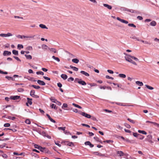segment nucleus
I'll return each instance as SVG.
<instances>
[{
  "instance_id": "43",
  "label": "nucleus",
  "mask_w": 159,
  "mask_h": 159,
  "mask_svg": "<svg viewBox=\"0 0 159 159\" xmlns=\"http://www.w3.org/2000/svg\"><path fill=\"white\" fill-rule=\"evenodd\" d=\"M124 125L127 128L129 129L131 128L130 125L126 123H125Z\"/></svg>"
},
{
  "instance_id": "7",
  "label": "nucleus",
  "mask_w": 159,
  "mask_h": 159,
  "mask_svg": "<svg viewBox=\"0 0 159 159\" xmlns=\"http://www.w3.org/2000/svg\"><path fill=\"white\" fill-rule=\"evenodd\" d=\"M116 19L120 21L123 23H124L126 24H127L128 23V21L125 20L123 19H121L119 17H117Z\"/></svg>"
},
{
  "instance_id": "44",
  "label": "nucleus",
  "mask_w": 159,
  "mask_h": 159,
  "mask_svg": "<svg viewBox=\"0 0 159 159\" xmlns=\"http://www.w3.org/2000/svg\"><path fill=\"white\" fill-rule=\"evenodd\" d=\"M50 107L52 108H54L55 109L57 108L56 107V105L53 104H51Z\"/></svg>"
},
{
  "instance_id": "62",
  "label": "nucleus",
  "mask_w": 159,
  "mask_h": 159,
  "mask_svg": "<svg viewBox=\"0 0 159 159\" xmlns=\"http://www.w3.org/2000/svg\"><path fill=\"white\" fill-rule=\"evenodd\" d=\"M34 147L35 148H37L38 149H39V147H40V146L37 145V144H34Z\"/></svg>"
},
{
  "instance_id": "3",
  "label": "nucleus",
  "mask_w": 159,
  "mask_h": 159,
  "mask_svg": "<svg viewBox=\"0 0 159 159\" xmlns=\"http://www.w3.org/2000/svg\"><path fill=\"white\" fill-rule=\"evenodd\" d=\"M79 113L82 116H85L88 118H91V116L89 114H87L85 112H82V111H79Z\"/></svg>"
},
{
  "instance_id": "1",
  "label": "nucleus",
  "mask_w": 159,
  "mask_h": 159,
  "mask_svg": "<svg viewBox=\"0 0 159 159\" xmlns=\"http://www.w3.org/2000/svg\"><path fill=\"white\" fill-rule=\"evenodd\" d=\"M75 82H77L79 84L82 85H85L86 84V83L84 81L82 80L81 79H79L78 78H76L75 80Z\"/></svg>"
},
{
  "instance_id": "29",
  "label": "nucleus",
  "mask_w": 159,
  "mask_h": 159,
  "mask_svg": "<svg viewBox=\"0 0 159 159\" xmlns=\"http://www.w3.org/2000/svg\"><path fill=\"white\" fill-rule=\"evenodd\" d=\"M25 56L26 57V58L28 59H31L32 58V57L31 55H25Z\"/></svg>"
},
{
  "instance_id": "28",
  "label": "nucleus",
  "mask_w": 159,
  "mask_h": 159,
  "mask_svg": "<svg viewBox=\"0 0 159 159\" xmlns=\"http://www.w3.org/2000/svg\"><path fill=\"white\" fill-rule=\"evenodd\" d=\"M156 22L155 21H152L150 23V25L152 26H155L156 25Z\"/></svg>"
},
{
  "instance_id": "12",
  "label": "nucleus",
  "mask_w": 159,
  "mask_h": 159,
  "mask_svg": "<svg viewBox=\"0 0 159 159\" xmlns=\"http://www.w3.org/2000/svg\"><path fill=\"white\" fill-rule=\"evenodd\" d=\"M146 123H151L152 124H153L154 125H157L158 126H159V124H158L156 122H152V121H146Z\"/></svg>"
},
{
  "instance_id": "56",
  "label": "nucleus",
  "mask_w": 159,
  "mask_h": 159,
  "mask_svg": "<svg viewBox=\"0 0 159 159\" xmlns=\"http://www.w3.org/2000/svg\"><path fill=\"white\" fill-rule=\"evenodd\" d=\"M24 90L22 88H19L17 89V91L19 92H22L24 91Z\"/></svg>"
},
{
  "instance_id": "2",
  "label": "nucleus",
  "mask_w": 159,
  "mask_h": 159,
  "mask_svg": "<svg viewBox=\"0 0 159 159\" xmlns=\"http://www.w3.org/2000/svg\"><path fill=\"white\" fill-rule=\"evenodd\" d=\"M129 55H128L127 57H125V60L126 61L132 63L134 65H136L137 64L136 63L135 61H133L130 58V57L129 56Z\"/></svg>"
},
{
  "instance_id": "46",
  "label": "nucleus",
  "mask_w": 159,
  "mask_h": 159,
  "mask_svg": "<svg viewBox=\"0 0 159 159\" xmlns=\"http://www.w3.org/2000/svg\"><path fill=\"white\" fill-rule=\"evenodd\" d=\"M128 25L129 26L133 27L134 28H136V26L133 24H129Z\"/></svg>"
},
{
  "instance_id": "6",
  "label": "nucleus",
  "mask_w": 159,
  "mask_h": 159,
  "mask_svg": "<svg viewBox=\"0 0 159 159\" xmlns=\"http://www.w3.org/2000/svg\"><path fill=\"white\" fill-rule=\"evenodd\" d=\"M12 36V34L10 33H8L7 34H0V36L2 37H8L9 36Z\"/></svg>"
},
{
  "instance_id": "32",
  "label": "nucleus",
  "mask_w": 159,
  "mask_h": 159,
  "mask_svg": "<svg viewBox=\"0 0 159 159\" xmlns=\"http://www.w3.org/2000/svg\"><path fill=\"white\" fill-rule=\"evenodd\" d=\"M12 53L16 55H18V51L15 50H12Z\"/></svg>"
},
{
  "instance_id": "14",
  "label": "nucleus",
  "mask_w": 159,
  "mask_h": 159,
  "mask_svg": "<svg viewBox=\"0 0 159 159\" xmlns=\"http://www.w3.org/2000/svg\"><path fill=\"white\" fill-rule=\"evenodd\" d=\"M65 144L69 146H74V143L71 142H66L65 143Z\"/></svg>"
},
{
  "instance_id": "23",
  "label": "nucleus",
  "mask_w": 159,
  "mask_h": 159,
  "mask_svg": "<svg viewBox=\"0 0 159 159\" xmlns=\"http://www.w3.org/2000/svg\"><path fill=\"white\" fill-rule=\"evenodd\" d=\"M42 48L44 50H47L48 48L49 49V48L47 46V45L45 44H43L42 46Z\"/></svg>"
},
{
  "instance_id": "55",
  "label": "nucleus",
  "mask_w": 159,
  "mask_h": 159,
  "mask_svg": "<svg viewBox=\"0 0 159 159\" xmlns=\"http://www.w3.org/2000/svg\"><path fill=\"white\" fill-rule=\"evenodd\" d=\"M133 135L135 137H136L138 136H141V135L140 134H137V133H134L133 134Z\"/></svg>"
},
{
  "instance_id": "19",
  "label": "nucleus",
  "mask_w": 159,
  "mask_h": 159,
  "mask_svg": "<svg viewBox=\"0 0 159 159\" xmlns=\"http://www.w3.org/2000/svg\"><path fill=\"white\" fill-rule=\"evenodd\" d=\"M6 118L12 120H14L16 119V118L15 117H12L9 116H7Z\"/></svg>"
},
{
  "instance_id": "40",
  "label": "nucleus",
  "mask_w": 159,
  "mask_h": 159,
  "mask_svg": "<svg viewBox=\"0 0 159 159\" xmlns=\"http://www.w3.org/2000/svg\"><path fill=\"white\" fill-rule=\"evenodd\" d=\"M32 86L34 87V89H39L40 88V87L39 86L33 85H32Z\"/></svg>"
},
{
  "instance_id": "48",
  "label": "nucleus",
  "mask_w": 159,
  "mask_h": 159,
  "mask_svg": "<svg viewBox=\"0 0 159 159\" xmlns=\"http://www.w3.org/2000/svg\"><path fill=\"white\" fill-rule=\"evenodd\" d=\"M88 84L90 85L91 86H97V84L95 83H88Z\"/></svg>"
},
{
  "instance_id": "49",
  "label": "nucleus",
  "mask_w": 159,
  "mask_h": 159,
  "mask_svg": "<svg viewBox=\"0 0 159 159\" xmlns=\"http://www.w3.org/2000/svg\"><path fill=\"white\" fill-rule=\"evenodd\" d=\"M23 38H34V37L35 36V35H33V36H25L24 35H23Z\"/></svg>"
},
{
  "instance_id": "59",
  "label": "nucleus",
  "mask_w": 159,
  "mask_h": 159,
  "mask_svg": "<svg viewBox=\"0 0 159 159\" xmlns=\"http://www.w3.org/2000/svg\"><path fill=\"white\" fill-rule=\"evenodd\" d=\"M106 77L107 79H111L112 80H113L114 79V78H113L112 77H110V76H109L108 75H106Z\"/></svg>"
},
{
  "instance_id": "53",
  "label": "nucleus",
  "mask_w": 159,
  "mask_h": 159,
  "mask_svg": "<svg viewBox=\"0 0 159 159\" xmlns=\"http://www.w3.org/2000/svg\"><path fill=\"white\" fill-rule=\"evenodd\" d=\"M94 139L97 141H99V142L100 143H102V142H101V141H99V138L96 137H94Z\"/></svg>"
},
{
  "instance_id": "31",
  "label": "nucleus",
  "mask_w": 159,
  "mask_h": 159,
  "mask_svg": "<svg viewBox=\"0 0 159 159\" xmlns=\"http://www.w3.org/2000/svg\"><path fill=\"white\" fill-rule=\"evenodd\" d=\"M119 76L122 78H125L126 77V75L124 74H120L119 75Z\"/></svg>"
},
{
  "instance_id": "63",
  "label": "nucleus",
  "mask_w": 159,
  "mask_h": 159,
  "mask_svg": "<svg viewBox=\"0 0 159 159\" xmlns=\"http://www.w3.org/2000/svg\"><path fill=\"white\" fill-rule=\"evenodd\" d=\"M26 49L27 50H31L32 49V48L31 46H28L27 47Z\"/></svg>"
},
{
  "instance_id": "26",
  "label": "nucleus",
  "mask_w": 159,
  "mask_h": 159,
  "mask_svg": "<svg viewBox=\"0 0 159 159\" xmlns=\"http://www.w3.org/2000/svg\"><path fill=\"white\" fill-rule=\"evenodd\" d=\"M39 27L43 29H48V28L46 26L43 24H41L39 25Z\"/></svg>"
},
{
  "instance_id": "34",
  "label": "nucleus",
  "mask_w": 159,
  "mask_h": 159,
  "mask_svg": "<svg viewBox=\"0 0 159 159\" xmlns=\"http://www.w3.org/2000/svg\"><path fill=\"white\" fill-rule=\"evenodd\" d=\"M72 104V105L73 106H74L75 107L78 108H79L80 109H81L82 108V107L81 106L75 104L74 103H73Z\"/></svg>"
},
{
  "instance_id": "10",
  "label": "nucleus",
  "mask_w": 159,
  "mask_h": 159,
  "mask_svg": "<svg viewBox=\"0 0 159 159\" xmlns=\"http://www.w3.org/2000/svg\"><path fill=\"white\" fill-rule=\"evenodd\" d=\"M11 54V52L7 51H4L3 53V55L4 56L10 55Z\"/></svg>"
},
{
  "instance_id": "24",
  "label": "nucleus",
  "mask_w": 159,
  "mask_h": 159,
  "mask_svg": "<svg viewBox=\"0 0 159 159\" xmlns=\"http://www.w3.org/2000/svg\"><path fill=\"white\" fill-rule=\"evenodd\" d=\"M49 49L50 50V51L52 52H53L54 53H56L57 52V50L56 49L53 48H49Z\"/></svg>"
},
{
  "instance_id": "58",
  "label": "nucleus",
  "mask_w": 159,
  "mask_h": 159,
  "mask_svg": "<svg viewBox=\"0 0 159 159\" xmlns=\"http://www.w3.org/2000/svg\"><path fill=\"white\" fill-rule=\"evenodd\" d=\"M10 126V125L9 123H5L4 124V126L5 127H8Z\"/></svg>"
},
{
  "instance_id": "35",
  "label": "nucleus",
  "mask_w": 159,
  "mask_h": 159,
  "mask_svg": "<svg viewBox=\"0 0 159 159\" xmlns=\"http://www.w3.org/2000/svg\"><path fill=\"white\" fill-rule=\"evenodd\" d=\"M94 153L96 155H98L100 156H104V154H102L101 153H99L98 152H94Z\"/></svg>"
},
{
  "instance_id": "8",
  "label": "nucleus",
  "mask_w": 159,
  "mask_h": 159,
  "mask_svg": "<svg viewBox=\"0 0 159 159\" xmlns=\"http://www.w3.org/2000/svg\"><path fill=\"white\" fill-rule=\"evenodd\" d=\"M0 156L2 157L5 159H7L8 157V156L6 154L3 153L2 151H0Z\"/></svg>"
},
{
  "instance_id": "37",
  "label": "nucleus",
  "mask_w": 159,
  "mask_h": 159,
  "mask_svg": "<svg viewBox=\"0 0 159 159\" xmlns=\"http://www.w3.org/2000/svg\"><path fill=\"white\" fill-rule=\"evenodd\" d=\"M145 86L148 89H150V90H152L154 89L153 88L149 86L147 84H146L145 85Z\"/></svg>"
},
{
  "instance_id": "21",
  "label": "nucleus",
  "mask_w": 159,
  "mask_h": 159,
  "mask_svg": "<svg viewBox=\"0 0 159 159\" xmlns=\"http://www.w3.org/2000/svg\"><path fill=\"white\" fill-rule=\"evenodd\" d=\"M135 83L136 84L138 85L141 86L143 85V84L142 82L138 81H136L135 82Z\"/></svg>"
},
{
  "instance_id": "5",
  "label": "nucleus",
  "mask_w": 159,
  "mask_h": 159,
  "mask_svg": "<svg viewBox=\"0 0 159 159\" xmlns=\"http://www.w3.org/2000/svg\"><path fill=\"white\" fill-rule=\"evenodd\" d=\"M35 91L34 90H32L30 91V95L33 97L38 98L39 97L38 95L35 94Z\"/></svg>"
},
{
  "instance_id": "64",
  "label": "nucleus",
  "mask_w": 159,
  "mask_h": 159,
  "mask_svg": "<svg viewBox=\"0 0 159 159\" xmlns=\"http://www.w3.org/2000/svg\"><path fill=\"white\" fill-rule=\"evenodd\" d=\"M57 85L60 88H61L62 86V84H61V83H60V82L58 83L57 84Z\"/></svg>"
},
{
  "instance_id": "42",
  "label": "nucleus",
  "mask_w": 159,
  "mask_h": 159,
  "mask_svg": "<svg viewBox=\"0 0 159 159\" xmlns=\"http://www.w3.org/2000/svg\"><path fill=\"white\" fill-rule=\"evenodd\" d=\"M115 103L117 105L121 106H125V105L123 104V103L121 102H115Z\"/></svg>"
},
{
  "instance_id": "15",
  "label": "nucleus",
  "mask_w": 159,
  "mask_h": 159,
  "mask_svg": "<svg viewBox=\"0 0 159 159\" xmlns=\"http://www.w3.org/2000/svg\"><path fill=\"white\" fill-rule=\"evenodd\" d=\"M47 116H48V118L52 122L54 123H56V121L54 120H53L52 119L51 117H50V116H49V115H48V114H47Z\"/></svg>"
},
{
  "instance_id": "33",
  "label": "nucleus",
  "mask_w": 159,
  "mask_h": 159,
  "mask_svg": "<svg viewBox=\"0 0 159 159\" xmlns=\"http://www.w3.org/2000/svg\"><path fill=\"white\" fill-rule=\"evenodd\" d=\"M50 99L52 102L54 103H56L57 100L56 99H55V98H53L51 97L50 98Z\"/></svg>"
},
{
  "instance_id": "4",
  "label": "nucleus",
  "mask_w": 159,
  "mask_h": 159,
  "mask_svg": "<svg viewBox=\"0 0 159 159\" xmlns=\"http://www.w3.org/2000/svg\"><path fill=\"white\" fill-rule=\"evenodd\" d=\"M152 136L151 134H149L147 136V138L146 139V140L148 141L149 142L151 143H153V141L152 140Z\"/></svg>"
},
{
  "instance_id": "25",
  "label": "nucleus",
  "mask_w": 159,
  "mask_h": 159,
  "mask_svg": "<svg viewBox=\"0 0 159 159\" xmlns=\"http://www.w3.org/2000/svg\"><path fill=\"white\" fill-rule=\"evenodd\" d=\"M58 129L59 130H62L64 131V133L66 134L65 131L66 127H59L58 128Z\"/></svg>"
},
{
  "instance_id": "51",
  "label": "nucleus",
  "mask_w": 159,
  "mask_h": 159,
  "mask_svg": "<svg viewBox=\"0 0 159 159\" xmlns=\"http://www.w3.org/2000/svg\"><path fill=\"white\" fill-rule=\"evenodd\" d=\"M68 105L67 104L64 103L63 104V106L62 107V108L64 109V108H66L67 107Z\"/></svg>"
},
{
  "instance_id": "22",
  "label": "nucleus",
  "mask_w": 159,
  "mask_h": 159,
  "mask_svg": "<svg viewBox=\"0 0 159 159\" xmlns=\"http://www.w3.org/2000/svg\"><path fill=\"white\" fill-rule=\"evenodd\" d=\"M80 73L84 75H85L86 76H89V73H88L85 72V71H80Z\"/></svg>"
},
{
  "instance_id": "16",
  "label": "nucleus",
  "mask_w": 159,
  "mask_h": 159,
  "mask_svg": "<svg viewBox=\"0 0 159 159\" xmlns=\"http://www.w3.org/2000/svg\"><path fill=\"white\" fill-rule=\"evenodd\" d=\"M20 96H15L11 97V98L14 100H17L19 98Z\"/></svg>"
},
{
  "instance_id": "18",
  "label": "nucleus",
  "mask_w": 159,
  "mask_h": 159,
  "mask_svg": "<svg viewBox=\"0 0 159 159\" xmlns=\"http://www.w3.org/2000/svg\"><path fill=\"white\" fill-rule=\"evenodd\" d=\"M103 5L105 7H107L109 9L111 10L112 9V7L110 5H109L108 4H103Z\"/></svg>"
},
{
  "instance_id": "39",
  "label": "nucleus",
  "mask_w": 159,
  "mask_h": 159,
  "mask_svg": "<svg viewBox=\"0 0 159 159\" xmlns=\"http://www.w3.org/2000/svg\"><path fill=\"white\" fill-rule=\"evenodd\" d=\"M129 57H130V58L134 59V60H135L136 61H138L139 60L136 57H135L134 56H132L131 55H129Z\"/></svg>"
},
{
  "instance_id": "54",
  "label": "nucleus",
  "mask_w": 159,
  "mask_h": 159,
  "mask_svg": "<svg viewBox=\"0 0 159 159\" xmlns=\"http://www.w3.org/2000/svg\"><path fill=\"white\" fill-rule=\"evenodd\" d=\"M26 123L28 124H30L31 123L29 119H27L25 120Z\"/></svg>"
},
{
  "instance_id": "36",
  "label": "nucleus",
  "mask_w": 159,
  "mask_h": 159,
  "mask_svg": "<svg viewBox=\"0 0 159 159\" xmlns=\"http://www.w3.org/2000/svg\"><path fill=\"white\" fill-rule=\"evenodd\" d=\"M103 142L104 143H112L113 142V141L111 140H107L103 141Z\"/></svg>"
},
{
  "instance_id": "13",
  "label": "nucleus",
  "mask_w": 159,
  "mask_h": 159,
  "mask_svg": "<svg viewBox=\"0 0 159 159\" xmlns=\"http://www.w3.org/2000/svg\"><path fill=\"white\" fill-rule=\"evenodd\" d=\"M117 154L120 157L123 156L124 155V153L121 151H118L117 152Z\"/></svg>"
},
{
  "instance_id": "57",
  "label": "nucleus",
  "mask_w": 159,
  "mask_h": 159,
  "mask_svg": "<svg viewBox=\"0 0 159 159\" xmlns=\"http://www.w3.org/2000/svg\"><path fill=\"white\" fill-rule=\"evenodd\" d=\"M68 81H73L74 80V79L71 77L68 78L67 80Z\"/></svg>"
},
{
  "instance_id": "50",
  "label": "nucleus",
  "mask_w": 159,
  "mask_h": 159,
  "mask_svg": "<svg viewBox=\"0 0 159 159\" xmlns=\"http://www.w3.org/2000/svg\"><path fill=\"white\" fill-rule=\"evenodd\" d=\"M17 47H18V48H19V49H20V48H23V46L22 44H19L17 45Z\"/></svg>"
},
{
  "instance_id": "11",
  "label": "nucleus",
  "mask_w": 159,
  "mask_h": 159,
  "mask_svg": "<svg viewBox=\"0 0 159 159\" xmlns=\"http://www.w3.org/2000/svg\"><path fill=\"white\" fill-rule=\"evenodd\" d=\"M37 83L41 85H45V83L44 81L40 80L37 81Z\"/></svg>"
},
{
  "instance_id": "60",
  "label": "nucleus",
  "mask_w": 159,
  "mask_h": 159,
  "mask_svg": "<svg viewBox=\"0 0 159 159\" xmlns=\"http://www.w3.org/2000/svg\"><path fill=\"white\" fill-rule=\"evenodd\" d=\"M7 73H8L7 72H4L0 70V74H7Z\"/></svg>"
},
{
  "instance_id": "52",
  "label": "nucleus",
  "mask_w": 159,
  "mask_h": 159,
  "mask_svg": "<svg viewBox=\"0 0 159 159\" xmlns=\"http://www.w3.org/2000/svg\"><path fill=\"white\" fill-rule=\"evenodd\" d=\"M45 148L44 147H42L40 146V147H39V149L41 152H43L44 150V149Z\"/></svg>"
},
{
  "instance_id": "17",
  "label": "nucleus",
  "mask_w": 159,
  "mask_h": 159,
  "mask_svg": "<svg viewBox=\"0 0 159 159\" xmlns=\"http://www.w3.org/2000/svg\"><path fill=\"white\" fill-rule=\"evenodd\" d=\"M61 78L64 80L66 79L67 78V75L65 74H61Z\"/></svg>"
},
{
  "instance_id": "27",
  "label": "nucleus",
  "mask_w": 159,
  "mask_h": 159,
  "mask_svg": "<svg viewBox=\"0 0 159 159\" xmlns=\"http://www.w3.org/2000/svg\"><path fill=\"white\" fill-rule=\"evenodd\" d=\"M72 61L75 63H77L79 62V60L77 58H75L72 59Z\"/></svg>"
},
{
  "instance_id": "47",
  "label": "nucleus",
  "mask_w": 159,
  "mask_h": 159,
  "mask_svg": "<svg viewBox=\"0 0 159 159\" xmlns=\"http://www.w3.org/2000/svg\"><path fill=\"white\" fill-rule=\"evenodd\" d=\"M36 74L37 75H44V73L42 71H39L36 72Z\"/></svg>"
},
{
  "instance_id": "38",
  "label": "nucleus",
  "mask_w": 159,
  "mask_h": 159,
  "mask_svg": "<svg viewBox=\"0 0 159 159\" xmlns=\"http://www.w3.org/2000/svg\"><path fill=\"white\" fill-rule=\"evenodd\" d=\"M52 58L55 60H57L58 62H59L60 61V59L58 57H56L54 56H52Z\"/></svg>"
},
{
  "instance_id": "61",
  "label": "nucleus",
  "mask_w": 159,
  "mask_h": 159,
  "mask_svg": "<svg viewBox=\"0 0 159 159\" xmlns=\"http://www.w3.org/2000/svg\"><path fill=\"white\" fill-rule=\"evenodd\" d=\"M43 78L45 80H50V79L49 78H48V77H46V76H43Z\"/></svg>"
},
{
  "instance_id": "41",
  "label": "nucleus",
  "mask_w": 159,
  "mask_h": 159,
  "mask_svg": "<svg viewBox=\"0 0 159 159\" xmlns=\"http://www.w3.org/2000/svg\"><path fill=\"white\" fill-rule=\"evenodd\" d=\"M127 120L129 121L130 122L133 123L134 124L135 123V121L133 120H132L130 118H128Z\"/></svg>"
},
{
  "instance_id": "20",
  "label": "nucleus",
  "mask_w": 159,
  "mask_h": 159,
  "mask_svg": "<svg viewBox=\"0 0 159 159\" xmlns=\"http://www.w3.org/2000/svg\"><path fill=\"white\" fill-rule=\"evenodd\" d=\"M125 11H128L130 12H131L133 13H135L136 12V11L134 10H133V9H129L126 8V9Z\"/></svg>"
},
{
  "instance_id": "30",
  "label": "nucleus",
  "mask_w": 159,
  "mask_h": 159,
  "mask_svg": "<svg viewBox=\"0 0 159 159\" xmlns=\"http://www.w3.org/2000/svg\"><path fill=\"white\" fill-rule=\"evenodd\" d=\"M138 132L139 133H141L143 134H145V135L147 134V132L144 130H139L138 131Z\"/></svg>"
},
{
  "instance_id": "9",
  "label": "nucleus",
  "mask_w": 159,
  "mask_h": 159,
  "mask_svg": "<svg viewBox=\"0 0 159 159\" xmlns=\"http://www.w3.org/2000/svg\"><path fill=\"white\" fill-rule=\"evenodd\" d=\"M27 99L28 102L26 103V106H29L28 103L30 105H32V99L31 98H27Z\"/></svg>"
},
{
  "instance_id": "45",
  "label": "nucleus",
  "mask_w": 159,
  "mask_h": 159,
  "mask_svg": "<svg viewBox=\"0 0 159 159\" xmlns=\"http://www.w3.org/2000/svg\"><path fill=\"white\" fill-rule=\"evenodd\" d=\"M49 150L48 149L45 148L44 149V150L43 152L45 153H49Z\"/></svg>"
}]
</instances>
